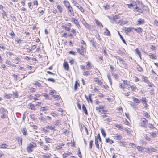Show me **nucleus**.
<instances>
[{
    "label": "nucleus",
    "mask_w": 158,
    "mask_h": 158,
    "mask_svg": "<svg viewBox=\"0 0 158 158\" xmlns=\"http://www.w3.org/2000/svg\"><path fill=\"white\" fill-rule=\"evenodd\" d=\"M122 81H123V84L120 83L119 84V87L122 89L123 91H124L125 89V85L126 86L128 89L130 88L131 85L130 84V82L127 80H122Z\"/></svg>",
    "instance_id": "obj_1"
},
{
    "label": "nucleus",
    "mask_w": 158,
    "mask_h": 158,
    "mask_svg": "<svg viewBox=\"0 0 158 158\" xmlns=\"http://www.w3.org/2000/svg\"><path fill=\"white\" fill-rule=\"evenodd\" d=\"M86 65H80V68L83 70L86 69L87 70H90L93 67L90 62L88 61L86 62Z\"/></svg>",
    "instance_id": "obj_2"
},
{
    "label": "nucleus",
    "mask_w": 158,
    "mask_h": 158,
    "mask_svg": "<svg viewBox=\"0 0 158 158\" xmlns=\"http://www.w3.org/2000/svg\"><path fill=\"white\" fill-rule=\"evenodd\" d=\"M102 142V139L99 133H98V135L95 137V143L96 148L98 149H99L98 141Z\"/></svg>",
    "instance_id": "obj_3"
},
{
    "label": "nucleus",
    "mask_w": 158,
    "mask_h": 158,
    "mask_svg": "<svg viewBox=\"0 0 158 158\" xmlns=\"http://www.w3.org/2000/svg\"><path fill=\"white\" fill-rule=\"evenodd\" d=\"M148 123V120L144 118H142L140 119V122L139 123V125L141 127L146 128Z\"/></svg>",
    "instance_id": "obj_4"
},
{
    "label": "nucleus",
    "mask_w": 158,
    "mask_h": 158,
    "mask_svg": "<svg viewBox=\"0 0 158 158\" xmlns=\"http://www.w3.org/2000/svg\"><path fill=\"white\" fill-rule=\"evenodd\" d=\"M36 146L37 145L35 142H33L32 144L31 143H30L26 148L27 152L28 153L31 152L33 151L31 148L36 147Z\"/></svg>",
    "instance_id": "obj_5"
},
{
    "label": "nucleus",
    "mask_w": 158,
    "mask_h": 158,
    "mask_svg": "<svg viewBox=\"0 0 158 158\" xmlns=\"http://www.w3.org/2000/svg\"><path fill=\"white\" fill-rule=\"evenodd\" d=\"M77 50L78 53L81 55L83 56H85L86 53V49L83 46H82L80 48H78L77 49Z\"/></svg>",
    "instance_id": "obj_6"
},
{
    "label": "nucleus",
    "mask_w": 158,
    "mask_h": 158,
    "mask_svg": "<svg viewBox=\"0 0 158 158\" xmlns=\"http://www.w3.org/2000/svg\"><path fill=\"white\" fill-rule=\"evenodd\" d=\"M73 5L77 7L79 10L82 12L84 13L85 11L84 10L83 8L79 5L76 1L73 0Z\"/></svg>",
    "instance_id": "obj_7"
},
{
    "label": "nucleus",
    "mask_w": 158,
    "mask_h": 158,
    "mask_svg": "<svg viewBox=\"0 0 158 158\" xmlns=\"http://www.w3.org/2000/svg\"><path fill=\"white\" fill-rule=\"evenodd\" d=\"M71 21L74 23L78 28L79 29L81 28V26L77 19L74 18H72L71 19Z\"/></svg>",
    "instance_id": "obj_8"
},
{
    "label": "nucleus",
    "mask_w": 158,
    "mask_h": 158,
    "mask_svg": "<svg viewBox=\"0 0 158 158\" xmlns=\"http://www.w3.org/2000/svg\"><path fill=\"white\" fill-rule=\"evenodd\" d=\"M144 149H145V152L146 153H151L152 152H156L157 151V149L152 147L150 148L144 147Z\"/></svg>",
    "instance_id": "obj_9"
},
{
    "label": "nucleus",
    "mask_w": 158,
    "mask_h": 158,
    "mask_svg": "<svg viewBox=\"0 0 158 158\" xmlns=\"http://www.w3.org/2000/svg\"><path fill=\"white\" fill-rule=\"evenodd\" d=\"M67 26H68V27H67L66 25H63L61 26V27L62 28H64L66 31H69L71 29V27L72 26V24L70 23H68Z\"/></svg>",
    "instance_id": "obj_10"
},
{
    "label": "nucleus",
    "mask_w": 158,
    "mask_h": 158,
    "mask_svg": "<svg viewBox=\"0 0 158 158\" xmlns=\"http://www.w3.org/2000/svg\"><path fill=\"white\" fill-rule=\"evenodd\" d=\"M82 23L84 25L85 27L88 29H89L91 27V25L90 24H88L85 20L83 19L81 21Z\"/></svg>",
    "instance_id": "obj_11"
},
{
    "label": "nucleus",
    "mask_w": 158,
    "mask_h": 158,
    "mask_svg": "<svg viewBox=\"0 0 158 158\" xmlns=\"http://www.w3.org/2000/svg\"><path fill=\"white\" fill-rule=\"evenodd\" d=\"M68 9V12L72 16H74V13L73 10V9L71 6L67 8Z\"/></svg>",
    "instance_id": "obj_12"
},
{
    "label": "nucleus",
    "mask_w": 158,
    "mask_h": 158,
    "mask_svg": "<svg viewBox=\"0 0 158 158\" xmlns=\"http://www.w3.org/2000/svg\"><path fill=\"white\" fill-rule=\"evenodd\" d=\"M113 138L116 140H120L122 139V137L120 135L116 134L114 135Z\"/></svg>",
    "instance_id": "obj_13"
},
{
    "label": "nucleus",
    "mask_w": 158,
    "mask_h": 158,
    "mask_svg": "<svg viewBox=\"0 0 158 158\" xmlns=\"http://www.w3.org/2000/svg\"><path fill=\"white\" fill-rule=\"evenodd\" d=\"M91 95H92L91 94H89L88 96L86 94H85V97L88 102H90L92 103L93 101L91 97Z\"/></svg>",
    "instance_id": "obj_14"
},
{
    "label": "nucleus",
    "mask_w": 158,
    "mask_h": 158,
    "mask_svg": "<svg viewBox=\"0 0 158 158\" xmlns=\"http://www.w3.org/2000/svg\"><path fill=\"white\" fill-rule=\"evenodd\" d=\"M71 33L69 34V36L70 37H73V36H75L76 35V31L74 29H72L71 30Z\"/></svg>",
    "instance_id": "obj_15"
},
{
    "label": "nucleus",
    "mask_w": 158,
    "mask_h": 158,
    "mask_svg": "<svg viewBox=\"0 0 158 158\" xmlns=\"http://www.w3.org/2000/svg\"><path fill=\"white\" fill-rule=\"evenodd\" d=\"M105 106H104L99 105L98 106L96 107V109L99 112H100L101 113H103L101 111V109L105 108Z\"/></svg>",
    "instance_id": "obj_16"
},
{
    "label": "nucleus",
    "mask_w": 158,
    "mask_h": 158,
    "mask_svg": "<svg viewBox=\"0 0 158 158\" xmlns=\"http://www.w3.org/2000/svg\"><path fill=\"white\" fill-rule=\"evenodd\" d=\"M45 128L46 129H50V130H52L53 131L56 130L55 127V126H54V125L50 126L49 125H47L46 126Z\"/></svg>",
    "instance_id": "obj_17"
},
{
    "label": "nucleus",
    "mask_w": 158,
    "mask_h": 158,
    "mask_svg": "<svg viewBox=\"0 0 158 158\" xmlns=\"http://www.w3.org/2000/svg\"><path fill=\"white\" fill-rule=\"evenodd\" d=\"M137 25H140L141 24H143L145 23L144 20L143 19L140 18L139 20L137 21Z\"/></svg>",
    "instance_id": "obj_18"
},
{
    "label": "nucleus",
    "mask_w": 158,
    "mask_h": 158,
    "mask_svg": "<svg viewBox=\"0 0 158 158\" xmlns=\"http://www.w3.org/2000/svg\"><path fill=\"white\" fill-rule=\"evenodd\" d=\"M16 139L17 141L19 146H21L22 144V138L18 137L16 138Z\"/></svg>",
    "instance_id": "obj_19"
},
{
    "label": "nucleus",
    "mask_w": 158,
    "mask_h": 158,
    "mask_svg": "<svg viewBox=\"0 0 158 158\" xmlns=\"http://www.w3.org/2000/svg\"><path fill=\"white\" fill-rule=\"evenodd\" d=\"M134 29V27H128L126 28L125 30V32L126 34H128L129 32L131 31L133 29Z\"/></svg>",
    "instance_id": "obj_20"
},
{
    "label": "nucleus",
    "mask_w": 158,
    "mask_h": 158,
    "mask_svg": "<svg viewBox=\"0 0 158 158\" xmlns=\"http://www.w3.org/2000/svg\"><path fill=\"white\" fill-rule=\"evenodd\" d=\"M135 30L137 33L139 34L142 33L143 31V30L140 27L135 28Z\"/></svg>",
    "instance_id": "obj_21"
},
{
    "label": "nucleus",
    "mask_w": 158,
    "mask_h": 158,
    "mask_svg": "<svg viewBox=\"0 0 158 158\" xmlns=\"http://www.w3.org/2000/svg\"><path fill=\"white\" fill-rule=\"evenodd\" d=\"M64 67L66 71H68L69 70V66L67 62H64L63 63Z\"/></svg>",
    "instance_id": "obj_22"
},
{
    "label": "nucleus",
    "mask_w": 158,
    "mask_h": 158,
    "mask_svg": "<svg viewBox=\"0 0 158 158\" xmlns=\"http://www.w3.org/2000/svg\"><path fill=\"white\" fill-rule=\"evenodd\" d=\"M134 10L136 12H138L139 13H143V11L142 9H141L138 6H136L134 9Z\"/></svg>",
    "instance_id": "obj_23"
},
{
    "label": "nucleus",
    "mask_w": 158,
    "mask_h": 158,
    "mask_svg": "<svg viewBox=\"0 0 158 158\" xmlns=\"http://www.w3.org/2000/svg\"><path fill=\"white\" fill-rule=\"evenodd\" d=\"M94 82H97L98 83V85H100L102 84V82L98 78H94Z\"/></svg>",
    "instance_id": "obj_24"
},
{
    "label": "nucleus",
    "mask_w": 158,
    "mask_h": 158,
    "mask_svg": "<svg viewBox=\"0 0 158 158\" xmlns=\"http://www.w3.org/2000/svg\"><path fill=\"white\" fill-rule=\"evenodd\" d=\"M130 88L131 89V90L133 92H136L138 90L137 87L135 86V85H132L130 86Z\"/></svg>",
    "instance_id": "obj_25"
},
{
    "label": "nucleus",
    "mask_w": 158,
    "mask_h": 158,
    "mask_svg": "<svg viewBox=\"0 0 158 158\" xmlns=\"http://www.w3.org/2000/svg\"><path fill=\"white\" fill-rule=\"evenodd\" d=\"M95 23L100 28H102L103 27V25L98 20L96 19H95Z\"/></svg>",
    "instance_id": "obj_26"
},
{
    "label": "nucleus",
    "mask_w": 158,
    "mask_h": 158,
    "mask_svg": "<svg viewBox=\"0 0 158 158\" xmlns=\"http://www.w3.org/2000/svg\"><path fill=\"white\" fill-rule=\"evenodd\" d=\"M80 86V84L78 81L77 80L75 81L74 85V90L75 91H76L77 88L78 87Z\"/></svg>",
    "instance_id": "obj_27"
},
{
    "label": "nucleus",
    "mask_w": 158,
    "mask_h": 158,
    "mask_svg": "<svg viewBox=\"0 0 158 158\" xmlns=\"http://www.w3.org/2000/svg\"><path fill=\"white\" fill-rule=\"evenodd\" d=\"M51 154L50 153H46L42 155L43 158H51Z\"/></svg>",
    "instance_id": "obj_28"
},
{
    "label": "nucleus",
    "mask_w": 158,
    "mask_h": 158,
    "mask_svg": "<svg viewBox=\"0 0 158 158\" xmlns=\"http://www.w3.org/2000/svg\"><path fill=\"white\" fill-rule=\"evenodd\" d=\"M63 2L65 6L67 8L71 6L69 2L68 1L64 0L63 1Z\"/></svg>",
    "instance_id": "obj_29"
},
{
    "label": "nucleus",
    "mask_w": 158,
    "mask_h": 158,
    "mask_svg": "<svg viewBox=\"0 0 158 158\" xmlns=\"http://www.w3.org/2000/svg\"><path fill=\"white\" fill-rule=\"evenodd\" d=\"M72 154V153L70 152H68L67 153H64L62 155V157L63 158H66L68 156H69Z\"/></svg>",
    "instance_id": "obj_30"
},
{
    "label": "nucleus",
    "mask_w": 158,
    "mask_h": 158,
    "mask_svg": "<svg viewBox=\"0 0 158 158\" xmlns=\"http://www.w3.org/2000/svg\"><path fill=\"white\" fill-rule=\"evenodd\" d=\"M143 115L146 118L148 119H150V116L149 115V114L147 112H146L144 111H143Z\"/></svg>",
    "instance_id": "obj_31"
},
{
    "label": "nucleus",
    "mask_w": 158,
    "mask_h": 158,
    "mask_svg": "<svg viewBox=\"0 0 158 158\" xmlns=\"http://www.w3.org/2000/svg\"><path fill=\"white\" fill-rule=\"evenodd\" d=\"M37 11L41 15L44 14V10L42 9V8L41 7H39L37 9Z\"/></svg>",
    "instance_id": "obj_32"
},
{
    "label": "nucleus",
    "mask_w": 158,
    "mask_h": 158,
    "mask_svg": "<svg viewBox=\"0 0 158 158\" xmlns=\"http://www.w3.org/2000/svg\"><path fill=\"white\" fill-rule=\"evenodd\" d=\"M82 108L83 111L85 112V114L86 115H88V113L87 112V110L86 109V108L85 106V105L84 104H83L82 105Z\"/></svg>",
    "instance_id": "obj_33"
},
{
    "label": "nucleus",
    "mask_w": 158,
    "mask_h": 158,
    "mask_svg": "<svg viewBox=\"0 0 158 158\" xmlns=\"http://www.w3.org/2000/svg\"><path fill=\"white\" fill-rule=\"evenodd\" d=\"M56 7L60 13H61L63 12V8L60 5H57Z\"/></svg>",
    "instance_id": "obj_34"
},
{
    "label": "nucleus",
    "mask_w": 158,
    "mask_h": 158,
    "mask_svg": "<svg viewBox=\"0 0 158 158\" xmlns=\"http://www.w3.org/2000/svg\"><path fill=\"white\" fill-rule=\"evenodd\" d=\"M133 100L135 103H140V100L135 97H132Z\"/></svg>",
    "instance_id": "obj_35"
},
{
    "label": "nucleus",
    "mask_w": 158,
    "mask_h": 158,
    "mask_svg": "<svg viewBox=\"0 0 158 158\" xmlns=\"http://www.w3.org/2000/svg\"><path fill=\"white\" fill-rule=\"evenodd\" d=\"M28 105L29 106L30 109L34 110H35V106L33 104L30 103Z\"/></svg>",
    "instance_id": "obj_36"
},
{
    "label": "nucleus",
    "mask_w": 158,
    "mask_h": 158,
    "mask_svg": "<svg viewBox=\"0 0 158 158\" xmlns=\"http://www.w3.org/2000/svg\"><path fill=\"white\" fill-rule=\"evenodd\" d=\"M35 97L33 98V99L34 101H36L39 100V98L41 96V95L39 94H35L34 95Z\"/></svg>",
    "instance_id": "obj_37"
},
{
    "label": "nucleus",
    "mask_w": 158,
    "mask_h": 158,
    "mask_svg": "<svg viewBox=\"0 0 158 158\" xmlns=\"http://www.w3.org/2000/svg\"><path fill=\"white\" fill-rule=\"evenodd\" d=\"M105 142L107 143H109L110 144H112L114 143L113 141L112 140L110 139L109 138H107L106 139Z\"/></svg>",
    "instance_id": "obj_38"
},
{
    "label": "nucleus",
    "mask_w": 158,
    "mask_h": 158,
    "mask_svg": "<svg viewBox=\"0 0 158 158\" xmlns=\"http://www.w3.org/2000/svg\"><path fill=\"white\" fill-rule=\"evenodd\" d=\"M148 56L151 59L154 60L156 59V56L154 54L149 53L148 54Z\"/></svg>",
    "instance_id": "obj_39"
},
{
    "label": "nucleus",
    "mask_w": 158,
    "mask_h": 158,
    "mask_svg": "<svg viewBox=\"0 0 158 158\" xmlns=\"http://www.w3.org/2000/svg\"><path fill=\"white\" fill-rule=\"evenodd\" d=\"M105 29V31L104 32V35L107 36H110L111 34L110 31L107 28Z\"/></svg>",
    "instance_id": "obj_40"
},
{
    "label": "nucleus",
    "mask_w": 158,
    "mask_h": 158,
    "mask_svg": "<svg viewBox=\"0 0 158 158\" xmlns=\"http://www.w3.org/2000/svg\"><path fill=\"white\" fill-rule=\"evenodd\" d=\"M8 147V145L6 143H3L0 145V148L6 149Z\"/></svg>",
    "instance_id": "obj_41"
},
{
    "label": "nucleus",
    "mask_w": 158,
    "mask_h": 158,
    "mask_svg": "<svg viewBox=\"0 0 158 158\" xmlns=\"http://www.w3.org/2000/svg\"><path fill=\"white\" fill-rule=\"evenodd\" d=\"M103 6L105 10L109 9L110 8V5L107 3L104 4Z\"/></svg>",
    "instance_id": "obj_42"
},
{
    "label": "nucleus",
    "mask_w": 158,
    "mask_h": 158,
    "mask_svg": "<svg viewBox=\"0 0 158 158\" xmlns=\"http://www.w3.org/2000/svg\"><path fill=\"white\" fill-rule=\"evenodd\" d=\"M90 43L92 44V46L96 48H97V44L94 40H91L90 41Z\"/></svg>",
    "instance_id": "obj_43"
},
{
    "label": "nucleus",
    "mask_w": 158,
    "mask_h": 158,
    "mask_svg": "<svg viewBox=\"0 0 158 158\" xmlns=\"http://www.w3.org/2000/svg\"><path fill=\"white\" fill-rule=\"evenodd\" d=\"M118 143L121 146H125L126 145V142L123 141H119L118 142Z\"/></svg>",
    "instance_id": "obj_44"
},
{
    "label": "nucleus",
    "mask_w": 158,
    "mask_h": 158,
    "mask_svg": "<svg viewBox=\"0 0 158 158\" xmlns=\"http://www.w3.org/2000/svg\"><path fill=\"white\" fill-rule=\"evenodd\" d=\"M137 2L139 6H142V9H143V8L145 7V6L143 4L142 1L138 0L137 1Z\"/></svg>",
    "instance_id": "obj_45"
},
{
    "label": "nucleus",
    "mask_w": 158,
    "mask_h": 158,
    "mask_svg": "<svg viewBox=\"0 0 158 158\" xmlns=\"http://www.w3.org/2000/svg\"><path fill=\"white\" fill-rule=\"evenodd\" d=\"M137 148L138 151H140L141 152H143L144 149V148H143L140 146H138L137 147Z\"/></svg>",
    "instance_id": "obj_46"
},
{
    "label": "nucleus",
    "mask_w": 158,
    "mask_h": 158,
    "mask_svg": "<svg viewBox=\"0 0 158 158\" xmlns=\"http://www.w3.org/2000/svg\"><path fill=\"white\" fill-rule=\"evenodd\" d=\"M135 51L136 53L139 56V57L141 58V52L139 50L138 48H136L135 49Z\"/></svg>",
    "instance_id": "obj_47"
},
{
    "label": "nucleus",
    "mask_w": 158,
    "mask_h": 158,
    "mask_svg": "<svg viewBox=\"0 0 158 158\" xmlns=\"http://www.w3.org/2000/svg\"><path fill=\"white\" fill-rule=\"evenodd\" d=\"M23 134L24 135L26 136L27 134V130L26 128V127H24L21 130Z\"/></svg>",
    "instance_id": "obj_48"
},
{
    "label": "nucleus",
    "mask_w": 158,
    "mask_h": 158,
    "mask_svg": "<svg viewBox=\"0 0 158 158\" xmlns=\"http://www.w3.org/2000/svg\"><path fill=\"white\" fill-rule=\"evenodd\" d=\"M40 109L41 111L42 112L47 111L48 110V109L47 106L41 107Z\"/></svg>",
    "instance_id": "obj_49"
},
{
    "label": "nucleus",
    "mask_w": 158,
    "mask_h": 158,
    "mask_svg": "<svg viewBox=\"0 0 158 158\" xmlns=\"http://www.w3.org/2000/svg\"><path fill=\"white\" fill-rule=\"evenodd\" d=\"M33 85H35L39 87H41L42 86L41 84L39 82L37 81H35V82L33 84Z\"/></svg>",
    "instance_id": "obj_50"
},
{
    "label": "nucleus",
    "mask_w": 158,
    "mask_h": 158,
    "mask_svg": "<svg viewBox=\"0 0 158 158\" xmlns=\"http://www.w3.org/2000/svg\"><path fill=\"white\" fill-rule=\"evenodd\" d=\"M136 68L138 70L139 72H142L143 71V68L139 65H137Z\"/></svg>",
    "instance_id": "obj_51"
},
{
    "label": "nucleus",
    "mask_w": 158,
    "mask_h": 158,
    "mask_svg": "<svg viewBox=\"0 0 158 158\" xmlns=\"http://www.w3.org/2000/svg\"><path fill=\"white\" fill-rule=\"evenodd\" d=\"M2 15L3 18L4 19H5V17H7V14L4 10H3V11L2 12Z\"/></svg>",
    "instance_id": "obj_52"
},
{
    "label": "nucleus",
    "mask_w": 158,
    "mask_h": 158,
    "mask_svg": "<svg viewBox=\"0 0 158 158\" xmlns=\"http://www.w3.org/2000/svg\"><path fill=\"white\" fill-rule=\"evenodd\" d=\"M142 79L145 83H146L148 81V78L144 76H142Z\"/></svg>",
    "instance_id": "obj_53"
},
{
    "label": "nucleus",
    "mask_w": 158,
    "mask_h": 158,
    "mask_svg": "<svg viewBox=\"0 0 158 158\" xmlns=\"http://www.w3.org/2000/svg\"><path fill=\"white\" fill-rule=\"evenodd\" d=\"M146 83L148 84V86L150 87H152L154 86V85L150 82L149 80Z\"/></svg>",
    "instance_id": "obj_54"
},
{
    "label": "nucleus",
    "mask_w": 158,
    "mask_h": 158,
    "mask_svg": "<svg viewBox=\"0 0 158 158\" xmlns=\"http://www.w3.org/2000/svg\"><path fill=\"white\" fill-rule=\"evenodd\" d=\"M150 135L152 137L154 138L157 136L158 133L155 132H151L150 133Z\"/></svg>",
    "instance_id": "obj_55"
},
{
    "label": "nucleus",
    "mask_w": 158,
    "mask_h": 158,
    "mask_svg": "<svg viewBox=\"0 0 158 158\" xmlns=\"http://www.w3.org/2000/svg\"><path fill=\"white\" fill-rule=\"evenodd\" d=\"M101 133L102 134V135L104 137H105L106 136V133L104 131V129H101Z\"/></svg>",
    "instance_id": "obj_56"
},
{
    "label": "nucleus",
    "mask_w": 158,
    "mask_h": 158,
    "mask_svg": "<svg viewBox=\"0 0 158 158\" xmlns=\"http://www.w3.org/2000/svg\"><path fill=\"white\" fill-rule=\"evenodd\" d=\"M52 140V139L48 137H45V140L47 143H50Z\"/></svg>",
    "instance_id": "obj_57"
},
{
    "label": "nucleus",
    "mask_w": 158,
    "mask_h": 158,
    "mask_svg": "<svg viewBox=\"0 0 158 158\" xmlns=\"http://www.w3.org/2000/svg\"><path fill=\"white\" fill-rule=\"evenodd\" d=\"M54 99L56 100H59L61 98L58 95H55L53 96Z\"/></svg>",
    "instance_id": "obj_58"
},
{
    "label": "nucleus",
    "mask_w": 158,
    "mask_h": 158,
    "mask_svg": "<svg viewBox=\"0 0 158 158\" xmlns=\"http://www.w3.org/2000/svg\"><path fill=\"white\" fill-rule=\"evenodd\" d=\"M29 91L33 93L36 91V89L35 88L31 87L29 89Z\"/></svg>",
    "instance_id": "obj_59"
},
{
    "label": "nucleus",
    "mask_w": 158,
    "mask_h": 158,
    "mask_svg": "<svg viewBox=\"0 0 158 158\" xmlns=\"http://www.w3.org/2000/svg\"><path fill=\"white\" fill-rule=\"evenodd\" d=\"M150 48L152 50L154 51L156 49V47L153 45H151L150 46Z\"/></svg>",
    "instance_id": "obj_60"
},
{
    "label": "nucleus",
    "mask_w": 158,
    "mask_h": 158,
    "mask_svg": "<svg viewBox=\"0 0 158 158\" xmlns=\"http://www.w3.org/2000/svg\"><path fill=\"white\" fill-rule=\"evenodd\" d=\"M43 149L44 151H47L49 150V148L48 146L46 145L43 147Z\"/></svg>",
    "instance_id": "obj_61"
},
{
    "label": "nucleus",
    "mask_w": 158,
    "mask_h": 158,
    "mask_svg": "<svg viewBox=\"0 0 158 158\" xmlns=\"http://www.w3.org/2000/svg\"><path fill=\"white\" fill-rule=\"evenodd\" d=\"M115 127H117L119 130L123 129L121 126L120 125L118 124H117L116 125H115Z\"/></svg>",
    "instance_id": "obj_62"
},
{
    "label": "nucleus",
    "mask_w": 158,
    "mask_h": 158,
    "mask_svg": "<svg viewBox=\"0 0 158 158\" xmlns=\"http://www.w3.org/2000/svg\"><path fill=\"white\" fill-rule=\"evenodd\" d=\"M89 71H85L83 72V75L84 76H88L89 74Z\"/></svg>",
    "instance_id": "obj_63"
},
{
    "label": "nucleus",
    "mask_w": 158,
    "mask_h": 158,
    "mask_svg": "<svg viewBox=\"0 0 158 158\" xmlns=\"http://www.w3.org/2000/svg\"><path fill=\"white\" fill-rule=\"evenodd\" d=\"M33 5L36 6H37L38 5V2L37 0H35L33 2Z\"/></svg>",
    "instance_id": "obj_64"
}]
</instances>
